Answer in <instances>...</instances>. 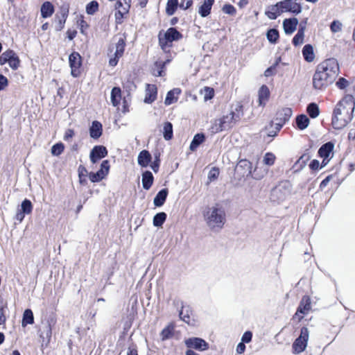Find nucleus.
I'll return each instance as SVG.
<instances>
[{
    "label": "nucleus",
    "instance_id": "1",
    "mask_svg": "<svg viewBox=\"0 0 355 355\" xmlns=\"http://www.w3.org/2000/svg\"><path fill=\"white\" fill-rule=\"evenodd\" d=\"M355 102L352 95H346L334 110L331 125L336 130L345 128L352 119Z\"/></svg>",
    "mask_w": 355,
    "mask_h": 355
},
{
    "label": "nucleus",
    "instance_id": "2",
    "mask_svg": "<svg viewBox=\"0 0 355 355\" xmlns=\"http://www.w3.org/2000/svg\"><path fill=\"white\" fill-rule=\"evenodd\" d=\"M202 216L207 227L215 232L221 230L226 221L225 210L218 205L206 207L202 211Z\"/></svg>",
    "mask_w": 355,
    "mask_h": 355
},
{
    "label": "nucleus",
    "instance_id": "3",
    "mask_svg": "<svg viewBox=\"0 0 355 355\" xmlns=\"http://www.w3.org/2000/svg\"><path fill=\"white\" fill-rule=\"evenodd\" d=\"M242 107V105H237L235 109L236 112L232 111L222 118L216 119L211 127V132L216 133L231 128L241 119Z\"/></svg>",
    "mask_w": 355,
    "mask_h": 355
},
{
    "label": "nucleus",
    "instance_id": "4",
    "mask_svg": "<svg viewBox=\"0 0 355 355\" xmlns=\"http://www.w3.org/2000/svg\"><path fill=\"white\" fill-rule=\"evenodd\" d=\"M182 37V34L175 28H169L164 34L159 32L158 35L159 45L164 51H169L172 46V42L181 40Z\"/></svg>",
    "mask_w": 355,
    "mask_h": 355
},
{
    "label": "nucleus",
    "instance_id": "5",
    "mask_svg": "<svg viewBox=\"0 0 355 355\" xmlns=\"http://www.w3.org/2000/svg\"><path fill=\"white\" fill-rule=\"evenodd\" d=\"M125 37H119L116 43L110 46L108 49V56L110 57L109 64L112 67H115L120 58L123 55L125 46Z\"/></svg>",
    "mask_w": 355,
    "mask_h": 355
},
{
    "label": "nucleus",
    "instance_id": "6",
    "mask_svg": "<svg viewBox=\"0 0 355 355\" xmlns=\"http://www.w3.org/2000/svg\"><path fill=\"white\" fill-rule=\"evenodd\" d=\"M290 192V183L288 182H282L271 190L270 199L271 202L279 204L287 198Z\"/></svg>",
    "mask_w": 355,
    "mask_h": 355
},
{
    "label": "nucleus",
    "instance_id": "7",
    "mask_svg": "<svg viewBox=\"0 0 355 355\" xmlns=\"http://www.w3.org/2000/svg\"><path fill=\"white\" fill-rule=\"evenodd\" d=\"M324 74L330 76L333 80H336L339 73V65L336 59L329 58L325 60L317 67Z\"/></svg>",
    "mask_w": 355,
    "mask_h": 355
},
{
    "label": "nucleus",
    "instance_id": "8",
    "mask_svg": "<svg viewBox=\"0 0 355 355\" xmlns=\"http://www.w3.org/2000/svg\"><path fill=\"white\" fill-rule=\"evenodd\" d=\"M331 75L327 76L324 74L318 67L313 76V86L314 89L322 90L327 88L329 85L334 83Z\"/></svg>",
    "mask_w": 355,
    "mask_h": 355
},
{
    "label": "nucleus",
    "instance_id": "9",
    "mask_svg": "<svg viewBox=\"0 0 355 355\" xmlns=\"http://www.w3.org/2000/svg\"><path fill=\"white\" fill-rule=\"evenodd\" d=\"M309 338V331L307 327L301 328L300 334L293 343L292 348L294 354H300L304 352L307 346Z\"/></svg>",
    "mask_w": 355,
    "mask_h": 355
},
{
    "label": "nucleus",
    "instance_id": "10",
    "mask_svg": "<svg viewBox=\"0 0 355 355\" xmlns=\"http://www.w3.org/2000/svg\"><path fill=\"white\" fill-rule=\"evenodd\" d=\"M69 63L71 76L74 78L78 77L80 74V67L82 66V58L79 53L72 52L69 56Z\"/></svg>",
    "mask_w": 355,
    "mask_h": 355
},
{
    "label": "nucleus",
    "instance_id": "11",
    "mask_svg": "<svg viewBox=\"0 0 355 355\" xmlns=\"http://www.w3.org/2000/svg\"><path fill=\"white\" fill-rule=\"evenodd\" d=\"M277 5L280 7V11L282 12H289L298 15L302 10V6L297 2V0H284L277 2Z\"/></svg>",
    "mask_w": 355,
    "mask_h": 355
},
{
    "label": "nucleus",
    "instance_id": "12",
    "mask_svg": "<svg viewBox=\"0 0 355 355\" xmlns=\"http://www.w3.org/2000/svg\"><path fill=\"white\" fill-rule=\"evenodd\" d=\"M184 343L188 348L198 351H204L209 348V344L204 339L198 337L186 339Z\"/></svg>",
    "mask_w": 355,
    "mask_h": 355
},
{
    "label": "nucleus",
    "instance_id": "13",
    "mask_svg": "<svg viewBox=\"0 0 355 355\" xmlns=\"http://www.w3.org/2000/svg\"><path fill=\"white\" fill-rule=\"evenodd\" d=\"M311 309V299L309 296L304 295L302 298L300 304L297 309L295 317H297L299 320H301L304 315L306 314Z\"/></svg>",
    "mask_w": 355,
    "mask_h": 355
},
{
    "label": "nucleus",
    "instance_id": "14",
    "mask_svg": "<svg viewBox=\"0 0 355 355\" xmlns=\"http://www.w3.org/2000/svg\"><path fill=\"white\" fill-rule=\"evenodd\" d=\"M107 155V148L103 146H96L90 152L89 158L92 163H96L99 159L106 157Z\"/></svg>",
    "mask_w": 355,
    "mask_h": 355
},
{
    "label": "nucleus",
    "instance_id": "15",
    "mask_svg": "<svg viewBox=\"0 0 355 355\" xmlns=\"http://www.w3.org/2000/svg\"><path fill=\"white\" fill-rule=\"evenodd\" d=\"M252 163L244 159H241L236 166V171L239 172L241 171V173L242 174V176H251L252 175Z\"/></svg>",
    "mask_w": 355,
    "mask_h": 355
},
{
    "label": "nucleus",
    "instance_id": "16",
    "mask_svg": "<svg viewBox=\"0 0 355 355\" xmlns=\"http://www.w3.org/2000/svg\"><path fill=\"white\" fill-rule=\"evenodd\" d=\"M293 114L290 107H282L279 109L276 113L275 121H279L280 123H286L288 122Z\"/></svg>",
    "mask_w": 355,
    "mask_h": 355
},
{
    "label": "nucleus",
    "instance_id": "17",
    "mask_svg": "<svg viewBox=\"0 0 355 355\" xmlns=\"http://www.w3.org/2000/svg\"><path fill=\"white\" fill-rule=\"evenodd\" d=\"M157 89L156 85L148 84L146 88V94L144 103L150 104L154 102L157 98Z\"/></svg>",
    "mask_w": 355,
    "mask_h": 355
},
{
    "label": "nucleus",
    "instance_id": "18",
    "mask_svg": "<svg viewBox=\"0 0 355 355\" xmlns=\"http://www.w3.org/2000/svg\"><path fill=\"white\" fill-rule=\"evenodd\" d=\"M298 19L295 17L285 19L283 21V28L286 35H291L297 28Z\"/></svg>",
    "mask_w": 355,
    "mask_h": 355
},
{
    "label": "nucleus",
    "instance_id": "19",
    "mask_svg": "<svg viewBox=\"0 0 355 355\" xmlns=\"http://www.w3.org/2000/svg\"><path fill=\"white\" fill-rule=\"evenodd\" d=\"M68 15L69 8L65 6L61 7L60 15H56V17L58 19V24L55 26V30L57 31H60L64 28Z\"/></svg>",
    "mask_w": 355,
    "mask_h": 355
},
{
    "label": "nucleus",
    "instance_id": "20",
    "mask_svg": "<svg viewBox=\"0 0 355 355\" xmlns=\"http://www.w3.org/2000/svg\"><path fill=\"white\" fill-rule=\"evenodd\" d=\"M192 311L189 306L182 305V309L179 313L180 318L190 325H193L194 320L192 319Z\"/></svg>",
    "mask_w": 355,
    "mask_h": 355
},
{
    "label": "nucleus",
    "instance_id": "21",
    "mask_svg": "<svg viewBox=\"0 0 355 355\" xmlns=\"http://www.w3.org/2000/svg\"><path fill=\"white\" fill-rule=\"evenodd\" d=\"M270 90L266 85H263L259 89V105L260 106H265L266 102L268 101L270 97Z\"/></svg>",
    "mask_w": 355,
    "mask_h": 355
},
{
    "label": "nucleus",
    "instance_id": "22",
    "mask_svg": "<svg viewBox=\"0 0 355 355\" xmlns=\"http://www.w3.org/2000/svg\"><path fill=\"white\" fill-rule=\"evenodd\" d=\"M103 132L102 124L98 121H94L89 128L90 137L93 139H98Z\"/></svg>",
    "mask_w": 355,
    "mask_h": 355
},
{
    "label": "nucleus",
    "instance_id": "23",
    "mask_svg": "<svg viewBox=\"0 0 355 355\" xmlns=\"http://www.w3.org/2000/svg\"><path fill=\"white\" fill-rule=\"evenodd\" d=\"M181 93L180 88H174L168 92L166 98L164 100V104L166 105H170L178 101V96Z\"/></svg>",
    "mask_w": 355,
    "mask_h": 355
},
{
    "label": "nucleus",
    "instance_id": "24",
    "mask_svg": "<svg viewBox=\"0 0 355 355\" xmlns=\"http://www.w3.org/2000/svg\"><path fill=\"white\" fill-rule=\"evenodd\" d=\"M214 1L215 0H204L198 10V13L202 17H206L210 14Z\"/></svg>",
    "mask_w": 355,
    "mask_h": 355
},
{
    "label": "nucleus",
    "instance_id": "25",
    "mask_svg": "<svg viewBox=\"0 0 355 355\" xmlns=\"http://www.w3.org/2000/svg\"><path fill=\"white\" fill-rule=\"evenodd\" d=\"M151 155L146 150H141L137 158L138 164L142 167H147L151 162Z\"/></svg>",
    "mask_w": 355,
    "mask_h": 355
},
{
    "label": "nucleus",
    "instance_id": "26",
    "mask_svg": "<svg viewBox=\"0 0 355 355\" xmlns=\"http://www.w3.org/2000/svg\"><path fill=\"white\" fill-rule=\"evenodd\" d=\"M175 324H168L159 334L160 338L162 341L168 340L174 336Z\"/></svg>",
    "mask_w": 355,
    "mask_h": 355
},
{
    "label": "nucleus",
    "instance_id": "27",
    "mask_svg": "<svg viewBox=\"0 0 355 355\" xmlns=\"http://www.w3.org/2000/svg\"><path fill=\"white\" fill-rule=\"evenodd\" d=\"M40 12L43 18H48L54 12V6L50 1H45L41 6Z\"/></svg>",
    "mask_w": 355,
    "mask_h": 355
},
{
    "label": "nucleus",
    "instance_id": "28",
    "mask_svg": "<svg viewBox=\"0 0 355 355\" xmlns=\"http://www.w3.org/2000/svg\"><path fill=\"white\" fill-rule=\"evenodd\" d=\"M168 196V189H162L160 190L157 195L155 196L153 203L155 207H161L162 206L167 198Z\"/></svg>",
    "mask_w": 355,
    "mask_h": 355
},
{
    "label": "nucleus",
    "instance_id": "29",
    "mask_svg": "<svg viewBox=\"0 0 355 355\" xmlns=\"http://www.w3.org/2000/svg\"><path fill=\"white\" fill-rule=\"evenodd\" d=\"M154 178L152 173L149 171H146L142 174V185L143 188L146 190H148L153 183Z\"/></svg>",
    "mask_w": 355,
    "mask_h": 355
},
{
    "label": "nucleus",
    "instance_id": "30",
    "mask_svg": "<svg viewBox=\"0 0 355 355\" xmlns=\"http://www.w3.org/2000/svg\"><path fill=\"white\" fill-rule=\"evenodd\" d=\"M334 149V144L331 142H327L323 144L318 150V155L323 159L327 158Z\"/></svg>",
    "mask_w": 355,
    "mask_h": 355
},
{
    "label": "nucleus",
    "instance_id": "31",
    "mask_svg": "<svg viewBox=\"0 0 355 355\" xmlns=\"http://www.w3.org/2000/svg\"><path fill=\"white\" fill-rule=\"evenodd\" d=\"M205 140V136L203 133L196 134L190 144L189 148L191 151H195L197 148Z\"/></svg>",
    "mask_w": 355,
    "mask_h": 355
},
{
    "label": "nucleus",
    "instance_id": "32",
    "mask_svg": "<svg viewBox=\"0 0 355 355\" xmlns=\"http://www.w3.org/2000/svg\"><path fill=\"white\" fill-rule=\"evenodd\" d=\"M121 100V90L120 87H114L111 91V102L113 106L116 107L119 105Z\"/></svg>",
    "mask_w": 355,
    "mask_h": 355
},
{
    "label": "nucleus",
    "instance_id": "33",
    "mask_svg": "<svg viewBox=\"0 0 355 355\" xmlns=\"http://www.w3.org/2000/svg\"><path fill=\"white\" fill-rule=\"evenodd\" d=\"M295 121L297 128L303 130L309 126L310 120L306 115L300 114L296 117Z\"/></svg>",
    "mask_w": 355,
    "mask_h": 355
},
{
    "label": "nucleus",
    "instance_id": "34",
    "mask_svg": "<svg viewBox=\"0 0 355 355\" xmlns=\"http://www.w3.org/2000/svg\"><path fill=\"white\" fill-rule=\"evenodd\" d=\"M304 30L305 26L301 23L297 34L293 38L292 42L294 46H298L304 42Z\"/></svg>",
    "mask_w": 355,
    "mask_h": 355
},
{
    "label": "nucleus",
    "instance_id": "35",
    "mask_svg": "<svg viewBox=\"0 0 355 355\" xmlns=\"http://www.w3.org/2000/svg\"><path fill=\"white\" fill-rule=\"evenodd\" d=\"M302 55L306 62H312L315 58L313 46L311 44H306L302 49Z\"/></svg>",
    "mask_w": 355,
    "mask_h": 355
},
{
    "label": "nucleus",
    "instance_id": "36",
    "mask_svg": "<svg viewBox=\"0 0 355 355\" xmlns=\"http://www.w3.org/2000/svg\"><path fill=\"white\" fill-rule=\"evenodd\" d=\"M34 323V316L33 311L28 309H26L23 314V318L21 322L22 327H26L27 324H32Z\"/></svg>",
    "mask_w": 355,
    "mask_h": 355
},
{
    "label": "nucleus",
    "instance_id": "37",
    "mask_svg": "<svg viewBox=\"0 0 355 355\" xmlns=\"http://www.w3.org/2000/svg\"><path fill=\"white\" fill-rule=\"evenodd\" d=\"M173 125L171 122L167 121L164 124L163 137L165 140L168 141L173 138Z\"/></svg>",
    "mask_w": 355,
    "mask_h": 355
},
{
    "label": "nucleus",
    "instance_id": "38",
    "mask_svg": "<svg viewBox=\"0 0 355 355\" xmlns=\"http://www.w3.org/2000/svg\"><path fill=\"white\" fill-rule=\"evenodd\" d=\"M306 112L312 119L316 118L320 114L318 105L315 103H311L307 105Z\"/></svg>",
    "mask_w": 355,
    "mask_h": 355
},
{
    "label": "nucleus",
    "instance_id": "39",
    "mask_svg": "<svg viewBox=\"0 0 355 355\" xmlns=\"http://www.w3.org/2000/svg\"><path fill=\"white\" fill-rule=\"evenodd\" d=\"M266 37L271 44H276L279 40V31L276 28H270L266 33Z\"/></svg>",
    "mask_w": 355,
    "mask_h": 355
},
{
    "label": "nucleus",
    "instance_id": "40",
    "mask_svg": "<svg viewBox=\"0 0 355 355\" xmlns=\"http://www.w3.org/2000/svg\"><path fill=\"white\" fill-rule=\"evenodd\" d=\"M167 215L165 212H159L153 217V225L155 227H161L166 219Z\"/></svg>",
    "mask_w": 355,
    "mask_h": 355
},
{
    "label": "nucleus",
    "instance_id": "41",
    "mask_svg": "<svg viewBox=\"0 0 355 355\" xmlns=\"http://www.w3.org/2000/svg\"><path fill=\"white\" fill-rule=\"evenodd\" d=\"M178 6V0H168L166 7V12L168 15H173Z\"/></svg>",
    "mask_w": 355,
    "mask_h": 355
},
{
    "label": "nucleus",
    "instance_id": "42",
    "mask_svg": "<svg viewBox=\"0 0 355 355\" xmlns=\"http://www.w3.org/2000/svg\"><path fill=\"white\" fill-rule=\"evenodd\" d=\"M281 13H282V12L280 11V7H279L277 3L275 5L271 7L269 11L266 12V15L269 19H275L279 15H280Z\"/></svg>",
    "mask_w": 355,
    "mask_h": 355
},
{
    "label": "nucleus",
    "instance_id": "43",
    "mask_svg": "<svg viewBox=\"0 0 355 355\" xmlns=\"http://www.w3.org/2000/svg\"><path fill=\"white\" fill-rule=\"evenodd\" d=\"M16 55L13 50H7L0 55V64L3 65Z\"/></svg>",
    "mask_w": 355,
    "mask_h": 355
},
{
    "label": "nucleus",
    "instance_id": "44",
    "mask_svg": "<svg viewBox=\"0 0 355 355\" xmlns=\"http://www.w3.org/2000/svg\"><path fill=\"white\" fill-rule=\"evenodd\" d=\"M98 3L96 1H92L86 6V12L88 15H94L98 11Z\"/></svg>",
    "mask_w": 355,
    "mask_h": 355
},
{
    "label": "nucleus",
    "instance_id": "45",
    "mask_svg": "<svg viewBox=\"0 0 355 355\" xmlns=\"http://www.w3.org/2000/svg\"><path fill=\"white\" fill-rule=\"evenodd\" d=\"M52 330H51V324L50 322H48L46 325L43 327L42 331H41L40 337L44 339L50 340L51 338Z\"/></svg>",
    "mask_w": 355,
    "mask_h": 355
},
{
    "label": "nucleus",
    "instance_id": "46",
    "mask_svg": "<svg viewBox=\"0 0 355 355\" xmlns=\"http://www.w3.org/2000/svg\"><path fill=\"white\" fill-rule=\"evenodd\" d=\"M19 210L26 214H31L33 210V205L31 202L28 199L24 200L21 205V209Z\"/></svg>",
    "mask_w": 355,
    "mask_h": 355
},
{
    "label": "nucleus",
    "instance_id": "47",
    "mask_svg": "<svg viewBox=\"0 0 355 355\" xmlns=\"http://www.w3.org/2000/svg\"><path fill=\"white\" fill-rule=\"evenodd\" d=\"M105 175L102 171H98L96 173H89V178L92 182H98L104 178Z\"/></svg>",
    "mask_w": 355,
    "mask_h": 355
},
{
    "label": "nucleus",
    "instance_id": "48",
    "mask_svg": "<svg viewBox=\"0 0 355 355\" xmlns=\"http://www.w3.org/2000/svg\"><path fill=\"white\" fill-rule=\"evenodd\" d=\"M64 146L62 143H57L51 147V154L54 156H59L62 153Z\"/></svg>",
    "mask_w": 355,
    "mask_h": 355
},
{
    "label": "nucleus",
    "instance_id": "49",
    "mask_svg": "<svg viewBox=\"0 0 355 355\" xmlns=\"http://www.w3.org/2000/svg\"><path fill=\"white\" fill-rule=\"evenodd\" d=\"M275 161V156L272 153H266L263 157V162L266 165L272 166Z\"/></svg>",
    "mask_w": 355,
    "mask_h": 355
},
{
    "label": "nucleus",
    "instance_id": "50",
    "mask_svg": "<svg viewBox=\"0 0 355 355\" xmlns=\"http://www.w3.org/2000/svg\"><path fill=\"white\" fill-rule=\"evenodd\" d=\"M171 61L170 59H167L164 62H156L155 66L157 67V73L155 74L157 76H162L163 73V69L165 67L166 64H168Z\"/></svg>",
    "mask_w": 355,
    "mask_h": 355
},
{
    "label": "nucleus",
    "instance_id": "51",
    "mask_svg": "<svg viewBox=\"0 0 355 355\" xmlns=\"http://www.w3.org/2000/svg\"><path fill=\"white\" fill-rule=\"evenodd\" d=\"M9 66L13 69L16 70L19 67L20 60L17 54L11 58L8 62Z\"/></svg>",
    "mask_w": 355,
    "mask_h": 355
},
{
    "label": "nucleus",
    "instance_id": "52",
    "mask_svg": "<svg viewBox=\"0 0 355 355\" xmlns=\"http://www.w3.org/2000/svg\"><path fill=\"white\" fill-rule=\"evenodd\" d=\"M222 10L225 13L230 15H235L236 13V8L232 5H231L230 3L225 4L223 6Z\"/></svg>",
    "mask_w": 355,
    "mask_h": 355
},
{
    "label": "nucleus",
    "instance_id": "53",
    "mask_svg": "<svg viewBox=\"0 0 355 355\" xmlns=\"http://www.w3.org/2000/svg\"><path fill=\"white\" fill-rule=\"evenodd\" d=\"M219 175V170L216 167H213L208 173V179L212 182L218 178Z\"/></svg>",
    "mask_w": 355,
    "mask_h": 355
},
{
    "label": "nucleus",
    "instance_id": "54",
    "mask_svg": "<svg viewBox=\"0 0 355 355\" xmlns=\"http://www.w3.org/2000/svg\"><path fill=\"white\" fill-rule=\"evenodd\" d=\"M342 24L338 21H333L331 23L330 28L333 33H337L341 30Z\"/></svg>",
    "mask_w": 355,
    "mask_h": 355
},
{
    "label": "nucleus",
    "instance_id": "55",
    "mask_svg": "<svg viewBox=\"0 0 355 355\" xmlns=\"http://www.w3.org/2000/svg\"><path fill=\"white\" fill-rule=\"evenodd\" d=\"M336 85L339 89H344L349 85V82L344 78H340Z\"/></svg>",
    "mask_w": 355,
    "mask_h": 355
},
{
    "label": "nucleus",
    "instance_id": "56",
    "mask_svg": "<svg viewBox=\"0 0 355 355\" xmlns=\"http://www.w3.org/2000/svg\"><path fill=\"white\" fill-rule=\"evenodd\" d=\"M110 169V163L108 160H103L101 164V168L98 171H102L105 176Z\"/></svg>",
    "mask_w": 355,
    "mask_h": 355
},
{
    "label": "nucleus",
    "instance_id": "57",
    "mask_svg": "<svg viewBox=\"0 0 355 355\" xmlns=\"http://www.w3.org/2000/svg\"><path fill=\"white\" fill-rule=\"evenodd\" d=\"M252 334L250 331H245L241 338V342L243 343H248L252 340Z\"/></svg>",
    "mask_w": 355,
    "mask_h": 355
},
{
    "label": "nucleus",
    "instance_id": "58",
    "mask_svg": "<svg viewBox=\"0 0 355 355\" xmlns=\"http://www.w3.org/2000/svg\"><path fill=\"white\" fill-rule=\"evenodd\" d=\"M159 162H160L159 155H155V159L150 165L151 168L155 173H157L159 170Z\"/></svg>",
    "mask_w": 355,
    "mask_h": 355
},
{
    "label": "nucleus",
    "instance_id": "59",
    "mask_svg": "<svg viewBox=\"0 0 355 355\" xmlns=\"http://www.w3.org/2000/svg\"><path fill=\"white\" fill-rule=\"evenodd\" d=\"M7 308V304H6L4 306L0 307V325L4 324L6 320L5 316V309Z\"/></svg>",
    "mask_w": 355,
    "mask_h": 355
},
{
    "label": "nucleus",
    "instance_id": "60",
    "mask_svg": "<svg viewBox=\"0 0 355 355\" xmlns=\"http://www.w3.org/2000/svg\"><path fill=\"white\" fill-rule=\"evenodd\" d=\"M8 78L2 74H0V91L5 89V87L8 85Z\"/></svg>",
    "mask_w": 355,
    "mask_h": 355
},
{
    "label": "nucleus",
    "instance_id": "61",
    "mask_svg": "<svg viewBox=\"0 0 355 355\" xmlns=\"http://www.w3.org/2000/svg\"><path fill=\"white\" fill-rule=\"evenodd\" d=\"M193 4V0H182L180 7L184 10L190 8Z\"/></svg>",
    "mask_w": 355,
    "mask_h": 355
},
{
    "label": "nucleus",
    "instance_id": "62",
    "mask_svg": "<svg viewBox=\"0 0 355 355\" xmlns=\"http://www.w3.org/2000/svg\"><path fill=\"white\" fill-rule=\"evenodd\" d=\"M206 93L205 94V101L210 100L214 97V92L212 88L205 87Z\"/></svg>",
    "mask_w": 355,
    "mask_h": 355
},
{
    "label": "nucleus",
    "instance_id": "63",
    "mask_svg": "<svg viewBox=\"0 0 355 355\" xmlns=\"http://www.w3.org/2000/svg\"><path fill=\"white\" fill-rule=\"evenodd\" d=\"M124 1V7L123 8V10H119L118 13L121 15V13H127L130 8L131 0H123Z\"/></svg>",
    "mask_w": 355,
    "mask_h": 355
},
{
    "label": "nucleus",
    "instance_id": "64",
    "mask_svg": "<svg viewBox=\"0 0 355 355\" xmlns=\"http://www.w3.org/2000/svg\"><path fill=\"white\" fill-rule=\"evenodd\" d=\"M74 136V131L72 129H68L66 130L64 139L65 141H69Z\"/></svg>",
    "mask_w": 355,
    "mask_h": 355
}]
</instances>
